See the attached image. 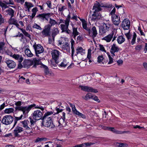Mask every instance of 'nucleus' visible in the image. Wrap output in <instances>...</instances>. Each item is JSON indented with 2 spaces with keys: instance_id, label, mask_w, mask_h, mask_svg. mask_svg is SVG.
<instances>
[{
  "instance_id": "nucleus-1",
  "label": "nucleus",
  "mask_w": 147,
  "mask_h": 147,
  "mask_svg": "<svg viewBox=\"0 0 147 147\" xmlns=\"http://www.w3.org/2000/svg\"><path fill=\"white\" fill-rule=\"evenodd\" d=\"M33 108L40 109L42 111L44 110V108L42 106L40 105H36L35 104H33L27 106L17 107L16 108V110L21 111L23 112V114H24L28 113Z\"/></svg>"
},
{
  "instance_id": "nucleus-2",
  "label": "nucleus",
  "mask_w": 147,
  "mask_h": 147,
  "mask_svg": "<svg viewBox=\"0 0 147 147\" xmlns=\"http://www.w3.org/2000/svg\"><path fill=\"white\" fill-rule=\"evenodd\" d=\"M53 114L52 111L48 112L45 113L43 117L42 124L43 125L46 127H49L51 126V127H53L54 125L52 124V121L51 118L48 116Z\"/></svg>"
},
{
  "instance_id": "nucleus-3",
  "label": "nucleus",
  "mask_w": 147,
  "mask_h": 147,
  "mask_svg": "<svg viewBox=\"0 0 147 147\" xmlns=\"http://www.w3.org/2000/svg\"><path fill=\"white\" fill-rule=\"evenodd\" d=\"M22 123L23 127L24 128V134L25 136H27L30 135L31 133H32V128L29 127L28 124L29 122L28 120H24L21 122Z\"/></svg>"
},
{
  "instance_id": "nucleus-4",
  "label": "nucleus",
  "mask_w": 147,
  "mask_h": 147,
  "mask_svg": "<svg viewBox=\"0 0 147 147\" xmlns=\"http://www.w3.org/2000/svg\"><path fill=\"white\" fill-rule=\"evenodd\" d=\"M107 22L106 23H103L102 25L99 27V34L100 35L105 34L109 30L111 24L108 22L107 21Z\"/></svg>"
},
{
  "instance_id": "nucleus-5",
  "label": "nucleus",
  "mask_w": 147,
  "mask_h": 147,
  "mask_svg": "<svg viewBox=\"0 0 147 147\" xmlns=\"http://www.w3.org/2000/svg\"><path fill=\"white\" fill-rule=\"evenodd\" d=\"M24 131V129L18 125L14 128L13 131V134L14 136L16 137H20L19 133Z\"/></svg>"
},
{
  "instance_id": "nucleus-6",
  "label": "nucleus",
  "mask_w": 147,
  "mask_h": 147,
  "mask_svg": "<svg viewBox=\"0 0 147 147\" xmlns=\"http://www.w3.org/2000/svg\"><path fill=\"white\" fill-rule=\"evenodd\" d=\"M32 115L33 119L35 120L40 119L43 116L42 113L39 110H36L34 111Z\"/></svg>"
},
{
  "instance_id": "nucleus-7",
  "label": "nucleus",
  "mask_w": 147,
  "mask_h": 147,
  "mask_svg": "<svg viewBox=\"0 0 147 147\" xmlns=\"http://www.w3.org/2000/svg\"><path fill=\"white\" fill-rule=\"evenodd\" d=\"M79 88L81 89V90L87 92L96 93L97 90L93 88L87 86L80 85L79 87Z\"/></svg>"
},
{
  "instance_id": "nucleus-8",
  "label": "nucleus",
  "mask_w": 147,
  "mask_h": 147,
  "mask_svg": "<svg viewBox=\"0 0 147 147\" xmlns=\"http://www.w3.org/2000/svg\"><path fill=\"white\" fill-rule=\"evenodd\" d=\"M69 105L72 108V111L73 113L79 117H81L83 118H85V115L78 111L76 109L74 105L72 103H69Z\"/></svg>"
},
{
  "instance_id": "nucleus-9",
  "label": "nucleus",
  "mask_w": 147,
  "mask_h": 147,
  "mask_svg": "<svg viewBox=\"0 0 147 147\" xmlns=\"http://www.w3.org/2000/svg\"><path fill=\"white\" fill-rule=\"evenodd\" d=\"M88 35L93 38H95L98 34L96 27L95 26H93L91 29H89L88 31Z\"/></svg>"
},
{
  "instance_id": "nucleus-10",
  "label": "nucleus",
  "mask_w": 147,
  "mask_h": 147,
  "mask_svg": "<svg viewBox=\"0 0 147 147\" xmlns=\"http://www.w3.org/2000/svg\"><path fill=\"white\" fill-rule=\"evenodd\" d=\"M121 26L124 30H128L130 26V22L127 19H124L122 22Z\"/></svg>"
},
{
  "instance_id": "nucleus-11",
  "label": "nucleus",
  "mask_w": 147,
  "mask_h": 147,
  "mask_svg": "<svg viewBox=\"0 0 147 147\" xmlns=\"http://www.w3.org/2000/svg\"><path fill=\"white\" fill-rule=\"evenodd\" d=\"M45 28L42 31V34L45 36H49L50 35V30L51 28V26L49 24H48L46 26Z\"/></svg>"
},
{
  "instance_id": "nucleus-12",
  "label": "nucleus",
  "mask_w": 147,
  "mask_h": 147,
  "mask_svg": "<svg viewBox=\"0 0 147 147\" xmlns=\"http://www.w3.org/2000/svg\"><path fill=\"white\" fill-rule=\"evenodd\" d=\"M98 12L94 11V13L92 15L91 20L92 21L97 22L101 18V15Z\"/></svg>"
},
{
  "instance_id": "nucleus-13",
  "label": "nucleus",
  "mask_w": 147,
  "mask_h": 147,
  "mask_svg": "<svg viewBox=\"0 0 147 147\" xmlns=\"http://www.w3.org/2000/svg\"><path fill=\"white\" fill-rule=\"evenodd\" d=\"M112 21L115 25L118 26L120 22V18L117 15L111 16Z\"/></svg>"
},
{
  "instance_id": "nucleus-14",
  "label": "nucleus",
  "mask_w": 147,
  "mask_h": 147,
  "mask_svg": "<svg viewBox=\"0 0 147 147\" xmlns=\"http://www.w3.org/2000/svg\"><path fill=\"white\" fill-rule=\"evenodd\" d=\"M84 98L86 100H88L89 99L91 98L97 102H99V100L98 99V98L97 96L89 93L87 94Z\"/></svg>"
},
{
  "instance_id": "nucleus-15",
  "label": "nucleus",
  "mask_w": 147,
  "mask_h": 147,
  "mask_svg": "<svg viewBox=\"0 0 147 147\" xmlns=\"http://www.w3.org/2000/svg\"><path fill=\"white\" fill-rule=\"evenodd\" d=\"M115 33V31H112L109 34L103 38L102 39L105 40L107 42H110L113 38Z\"/></svg>"
},
{
  "instance_id": "nucleus-16",
  "label": "nucleus",
  "mask_w": 147,
  "mask_h": 147,
  "mask_svg": "<svg viewBox=\"0 0 147 147\" xmlns=\"http://www.w3.org/2000/svg\"><path fill=\"white\" fill-rule=\"evenodd\" d=\"M7 65V66L10 68H13L16 66V63L13 60H7L5 61Z\"/></svg>"
},
{
  "instance_id": "nucleus-17",
  "label": "nucleus",
  "mask_w": 147,
  "mask_h": 147,
  "mask_svg": "<svg viewBox=\"0 0 147 147\" xmlns=\"http://www.w3.org/2000/svg\"><path fill=\"white\" fill-rule=\"evenodd\" d=\"M37 56L38 54L42 53L44 51L43 47H33Z\"/></svg>"
},
{
  "instance_id": "nucleus-18",
  "label": "nucleus",
  "mask_w": 147,
  "mask_h": 147,
  "mask_svg": "<svg viewBox=\"0 0 147 147\" xmlns=\"http://www.w3.org/2000/svg\"><path fill=\"white\" fill-rule=\"evenodd\" d=\"M49 15L50 14L49 13H43L42 14H39L36 16V17L43 20L45 18L46 20H48V18L49 17Z\"/></svg>"
},
{
  "instance_id": "nucleus-19",
  "label": "nucleus",
  "mask_w": 147,
  "mask_h": 147,
  "mask_svg": "<svg viewBox=\"0 0 147 147\" xmlns=\"http://www.w3.org/2000/svg\"><path fill=\"white\" fill-rule=\"evenodd\" d=\"M11 56L16 59L18 60L19 63H21L23 59L22 56L18 54L11 55Z\"/></svg>"
},
{
  "instance_id": "nucleus-20",
  "label": "nucleus",
  "mask_w": 147,
  "mask_h": 147,
  "mask_svg": "<svg viewBox=\"0 0 147 147\" xmlns=\"http://www.w3.org/2000/svg\"><path fill=\"white\" fill-rule=\"evenodd\" d=\"M93 9L94 10V11L97 12L101 11V8L100 6V3L97 1H96L93 7Z\"/></svg>"
},
{
  "instance_id": "nucleus-21",
  "label": "nucleus",
  "mask_w": 147,
  "mask_h": 147,
  "mask_svg": "<svg viewBox=\"0 0 147 147\" xmlns=\"http://www.w3.org/2000/svg\"><path fill=\"white\" fill-rule=\"evenodd\" d=\"M23 66L25 68H28L32 65V62L30 60H25L22 63Z\"/></svg>"
},
{
  "instance_id": "nucleus-22",
  "label": "nucleus",
  "mask_w": 147,
  "mask_h": 147,
  "mask_svg": "<svg viewBox=\"0 0 147 147\" xmlns=\"http://www.w3.org/2000/svg\"><path fill=\"white\" fill-rule=\"evenodd\" d=\"M55 29L54 28L53 29V32L52 34V39L51 38V36H50V37L49 38V43L51 44L53 42H54V38L55 36Z\"/></svg>"
},
{
  "instance_id": "nucleus-23",
  "label": "nucleus",
  "mask_w": 147,
  "mask_h": 147,
  "mask_svg": "<svg viewBox=\"0 0 147 147\" xmlns=\"http://www.w3.org/2000/svg\"><path fill=\"white\" fill-rule=\"evenodd\" d=\"M54 52L52 53V59L50 61L51 62V65L52 66H55V53H54V51H55L54 50H53Z\"/></svg>"
},
{
  "instance_id": "nucleus-24",
  "label": "nucleus",
  "mask_w": 147,
  "mask_h": 147,
  "mask_svg": "<svg viewBox=\"0 0 147 147\" xmlns=\"http://www.w3.org/2000/svg\"><path fill=\"white\" fill-rule=\"evenodd\" d=\"M119 50V49L117 47H112L111 50V53L112 54V56L115 55L114 53L118 52Z\"/></svg>"
},
{
  "instance_id": "nucleus-25",
  "label": "nucleus",
  "mask_w": 147,
  "mask_h": 147,
  "mask_svg": "<svg viewBox=\"0 0 147 147\" xmlns=\"http://www.w3.org/2000/svg\"><path fill=\"white\" fill-rule=\"evenodd\" d=\"M109 129V131H111L113 133L117 134H121L126 133V132L125 131H123L117 130L113 127H110Z\"/></svg>"
},
{
  "instance_id": "nucleus-26",
  "label": "nucleus",
  "mask_w": 147,
  "mask_h": 147,
  "mask_svg": "<svg viewBox=\"0 0 147 147\" xmlns=\"http://www.w3.org/2000/svg\"><path fill=\"white\" fill-rule=\"evenodd\" d=\"M76 53L77 54L80 53L83 55L85 53V51L81 47H78L76 49Z\"/></svg>"
},
{
  "instance_id": "nucleus-27",
  "label": "nucleus",
  "mask_w": 147,
  "mask_h": 147,
  "mask_svg": "<svg viewBox=\"0 0 147 147\" xmlns=\"http://www.w3.org/2000/svg\"><path fill=\"white\" fill-rule=\"evenodd\" d=\"M32 11V16H30V19L31 20L34 17L38 10L37 7H35L33 8Z\"/></svg>"
},
{
  "instance_id": "nucleus-28",
  "label": "nucleus",
  "mask_w": 147,
  "mask_h": 147,
  "mask_svg": "<svg viewBox=\"0 0 147 147\" xmlns=\"http://www.w3.org/2000/svg\"><path fill=\"white\" fill-rule=\"evenodd\" d=\"M23 117V115H22L20 117H15L14 120V124L12 129L14 128L16 125L18 121L21 120Z\"/></svg>"
},
{
  "instance_id": "nucleus-29",
  "label": "nucleus",
  "mask_w": 147,
  "mask_h": 147,
  "mask_svg": "<svg viewBox=\"0 0 147 147\" xmlns=\"http://www.w3.org/2000/svg\"><path fill=\"white\" fill-rule=\"evenodd\" d=\"M6 12H7L8 14L11 16V17L12 18L14 16V13L15 11L11 8H9L7 10H6Z\"/></svg>"
},
{
  "instance_id": "nucleus-30",
  "label": "nucleus",
  "mask_w": 147,
  "mask_h": 147,
  "mask_svg": "<svg viewBox=\"0 0 147 147\" xmlns=\"http://www.w3.org/2000/svg\"><path fill=\"white\" fill-rule=\"evenodd\" d=\"M93 49V48L92 47H90L88 50V54L87 58L89 60V62H91V61L90 59L91 58V51H92Z\"/></svg>"
},
{
  "instance_id": "nucleus-31",
  "label": "nucleus",
  "mask_w": 147,
  "mask_h": 147,
  "mask_svg": "<svg viewBox=\"0 0 147 147\" xmlns=\"http://www.w3.org/2000/svg\"><path fill=\"white\" fill-rule=\"evenodd\" d=\"M72 29L74 38L75 39L76 36L79 34V33L78 31L77 28L73 27Z\"/></svg>"
},
{
  "instance_id": "nucleus-32",
  "label": "nucleus",
  "mask_w": 147,
  "mask_h": 147,
  "mask_svg": "<svg viewBox=\"0 0 147 147\" xmlns=\"http://www.w3.org/2000/svg\"><path fill=\"white\" fill-rule=\"evenodd\" d=\"M125 38L122 36H120L118 37L117 39L118 43L121 44L125 41Z\"/></svg>"
},
{
  "instance_id": "nucleus-33",
  "label": "nucleus",
  "mask_w": 147,
  "mask_h": 147,
  "mask_svg": "<svg viewBox=\"0 0 147 147\" xmlns=\"http://www.w3.org/2000/svg\"><path fill=\"white\" fill-rule=\"evenodd\" d=\"M32 62V64L34 63V67H36V65H38L41 64V63L40 60L39 59H37L36 58H34Z\"/></svg>"
},
{
  "instance_id": "nucleus-34",
  "label": "nucleus",
  "mask_w": 147,
  "mask_h": 147,
  "mask_svg": "<svg viewBox=\"0 0 147 147\" xmlns=\"http://www.w3.org/2000/svg\"><path fill=\"white\" fill-rule=\"evenodd\" d=\"M25 5L26 6V8H27L28 12L30 11V9L31 7L34 6V5H33L32 3L27 2H25Z\"/></svg>"
},
{
  "instance_id": "nucleus-35",
  "label": "nucleus",
  "mask_w": 147,
  "mask_h": 147,
  "mask_svg": "<svg viewBox=\"0 0 147 147\" xmlns=\"http://www.w3.org/2000/svg\"><path fill=\"white\" fill-rule=\"evenodd\" d=\"M25 54L28 57H31L33 55L30 50L28 49H26L25 50Z\"/></svg>"
},
{
  "instance_id": "nucleus-36",
  "label": "nucleus",
  "mask_w": 147,
  "mask_h": 147,
  "mask_svg": "<svg viewBox=\"0 0 147 147\" xmlns=\"http://www.w3.org/2000/svg\"><path fill=\"white\" fill-rule=\"evenodd\" d=\"M14 111V109L12 108H9L6 109L4 111L5 113L9 114L11 113H13Z\"/></svg>"
},
{
  "instance_id": "nucleus-37",
  "label": "nucleus",
  "mask_w": 147,
  "mask_h": 147,
  "mask_svg": "<svg viewBox=\"0 0 147 147\" xmlns=\"http://www.w3.org/2000/svg\"><path fill=\"white\" fill-rule=\"evenodd\" d=\"M58 104L59 107V108H57V107H56V111H57V112L56 113V114H57L59 112H62L63 111V109H60V106H61V102H58Z\"/></svg>"
},
{
  "instance_id": "nucleus-38",
  "label": "nucleus",
  "mask_w": 147,
  "mask_h": 147,
  "mask_svg": "<svg viewBox=\"0 0 147 147\" xmlns=\"http://www.w3.org/2000/svg\"><path fill=\"white\" fill-rule=\"evenodd\" d=\"M61 28V30H62V32H65L66 30L68 29V25L66 24H61L60 25Z\"/></svg>"
},
{
  "instance_id": "nucleus-39",
  "label": "nucleus",
  "mask_w": 147,
  "mask_h": 147,
  "mask_svg": "<svg viewBox=\"0 0 147 147\" xmlns=\"http://www.w3.org/2000/svg\"><path fill=\"white\" fill-rule=\"evenodd\" d=\"M42 67L44 69L45 73L46 74H49V72L48 67L47 66L42 64Z\"/></svg>"
},
{
  "instance_id": "nucleus-40",
  "label": "nucleus",
  "mask_w": 147,
  "mask_h": 147,
  "mask_svg": "<svg viewBox=\"0 0 147 147\" xmlns=\"http://www.w3.org/2000/svg\"><path fill=\"white\" fill-rule=\"evenodd\" d=\"M67 65V63L66 60L65 59L63 60V61L61 63L58 65L59 67H65Z\"/></svg>"
},
{
  "instance_id": "nucleus-41",
  "label": "nucleus",
  "mask_w": 147,
  "mask_h": 147,
  "mask_svg": "<svg viewBox=\"0 0 147 147\" xmlns=\"http://www.w3.org/2000/svg\"><path fill=\"white\" fill-rule=\"evenodd\" d=\"M8 22L9 24L15 25L17 22V21L16 20L11 17L10 18Z\"/></svg>"
},
{
  "instance_id": "nucleus-42",
  "label": "nucleus",
  "mask_w": 147,
  "mask_h": 147,
  "mask_svg": "<svg viewBox=\"0 0 147 147\" xmlns=\"http://www.w3.org/2000/svg\"><path fill=\"white\" fill-rule=\"evenodd\" d=\"M47 138H38L36 140L35 142H38L42 141H46Z\"/></svg>"
},
{
  "instance_id": "nucleus-43",
  "label": "nucleus",
  "mask_w": 147,
  "mask_h": 147,
  "mask_svg": "<svg viewBox=\"0 0 147 147\" xmlns=\"http://www.w3.org/2000/svg\"><path fill=\"white\" fill-rule=\"evenodd\" d=\"M59 45H61V44H62L63 45V46H68L69 45L68 43L64 39H63L62 41H59Z\"/></svg>"
},
{
  "instance_id": "nucleus-44",
  "label": "nucleus",
  "mask_w": 147,
  "mask_h": 147,
  "mask_svg": "<svg viewBox=\"0 0 147 147\" xmlns=\"http://www.w3.org/2000/svg\"><path fill=\"white\" fill-rule=\"evenodd\" d=\"M103 59L104 58L102 55H100L98 57V62L101 64H103Z\"/></svg>"
},
{
  "instance_id": "nucleus-45",
  "label": "nucleus",
  "mask_w": 147,
  "mask_h": 147,
  "mask_svg": "<svg viewBox=\"0 0 147 147\" xmlns=\"http://www.w3.org/2000/svg\"><path fill=\"white\" fill-rule=\"evenodd\" d=\"M136 36V34L135 32H134L133 37L131 42L132 45H133L135 43Z\"/></svg>"
},
{
  "instance_id": "nucleus-46",
  "label": "nucleus",
  "mask_w": 147,
  "mask_h": 147,
  "mask_svg": "<svg viewBox=\"0 0 147 147\" xmlns=\"http://www.w3.org/2000/svg\"><path fill=\"white\" fill-rule=\"evenodd\" d=\"M15 102L14 104L16 106L15 107V109L16 110V108L17 107H22V106H21L22 105V103H23L22 102L20 101H18L17 102Z\"/></svg>"
},
{
  "instance_id": "nucleus-47",
  "label": "nucleus",
  "mask_w": 147,
  "mask_h": 147,
  "mask_svg": "<svg viewBox=\"0 0 147 147\" xmlns=\"http://www.w3.org/2000/svg\"><path fill=\"white\" fill-rule=\"evenodd\" d=\"M116 145L117 146L121 147H126L127 146V145L126 144L123 143H117Z\"/></svg>"
},
{
  "instance_id": "nucleus-48",
  "label": "nucleus",
  "mask_w": 147,
  "mask_h": 147,
  "mask_svg": "<svg viewBox=\"0 0 147 147\" xmlns=\"http://www.w3.org/2000/svg\"><path fill=\"white\" fill-rule=\"evenodd\" d=\"M84 147L90 146L92 145H93L95 144L94 143L92 142H87L84 143Z\"/></svg>"
},
{
  "instance_id": "nucleus-49",
  "label": "nucleus",
  "mask_w": 147,
  "mask_h": 147,
  "mask_svg": "<svg viewBox=\"0 0 147 147\" xmlns=\"http://www.w3.org/2000/svg\"><path fill=\"white\" fill-rule=\"evenodd\" d=\"M112 5H105L104 4H103L102 3H100V6L102 7H105L107 8H110L112 6Z\"/></svg>"
},
{
  "instance_id": "nucleus-50",
  "label": "nucleus",
  "mask_w": 147,
  "mask_h": 147,
  "mask_svg": "<svg viewBox=\"0 0 147 147\" xmlns=\"http://www.w3.org/2000/svg\"><path fill=\"white\" fill-rule=\"evenodd\" d=\"M56 63H57V59L58 57H59V56L60 55V52L57 50H56Z\"/></svg>"
},
{
  "instance_id": "nucleus-51",
  "label": "nucleus",
  "mask_w": 147,
  "mask_h": 147,
  "mask_svg": "<svg viewBox=\"0 0 147 147\" xmlns=\"http://www.w3.org/2000/svg\"><path fill=\"white\" fill-rule=\"evenodd\" d=\"M33 27L40 30H41L42 29V28L39 25L35 23L33 26Z\"/></svg>"
},
{
  "instance_id": "nucleus-52",
  "label": "nucleus",
  "mask_w": 147,
  "mask_h": 147,
  "mask_svg": "<svg viewBox=\"0 0 147 147\" xmlns=\"http://www.w3.org/2000/svg\"><path fill=\"white\" fill-rule=\"evenodd\" d=\"M50 20L49 21V23L50 24L51 27L53 25H54L55 24V20H52L51 18H50Z\"/></svg>"
},
{
  "instance_id": "nucleus-53",
  "label": "nucleus",
  "mask_w": 147,
  "mask_h": 147,
  "mask_svg": "<svg viewBox=\"0 0 147 147\" xmlns=\"http://www.w3.org/2000/svg\"><path fill=\"white\" fill-rule=\"evenodd\" d=\"M107 55H108V57L109 58V62L108 63V64H110L113 63V59L112 58L111 56V55H109V54H107Z\"/></svg>"
},
{
  "instance_id": "nucleus-54",
  "label": "nucleus",
  "mask_w": 147,
  "mask_h": 147,
  "mask_svg": "<svg viewBox=\"0 0 147 147\" xmlns=\"http://www.w3.org/2000/svg\"><path fill=\"white\" fill-rule=\"evenodd\" d=\"M83 39L82 36L79 35L77 36V41L78 42L82 41Z\"/></svg>"
},
{
  "instance_id": "nucleus-55",
  "label": "nucleus",
  "mask_w": 147,
  "mask_h": 147,
  "mask_svg": "<svg viewBox=\"0 0 147 147\" xmlns=\"http://www.w3.org/2000/svg\"><path fill=\"white\" fill-rule=\"evenodd\" d=\"M82 26L83 28L86 30L88 32V30H89V28L87 27V24L86 23H82Z\"/></svg>"
},
{
  "instance_id": "nucleus-56",
  "label": "nucleus",
  "mask_w": 147,
  "mask_h": 147,
  "mask_svg": "<svg viewBox=\"0 0 147 147\" xmlns=\"http://www.w3.org/2000/svg\"><path fill=\"white\" fill-rule=\"evenodd\" d=\"M29 119L31 124V125L32 126V125H33L34 123L35 122H36V120H35V121H34L33 119H32V117H29Z\"/></svg>"
},
{
  "instance_id": "nucleus-57",
  "label": "nucleus",
  "mask_w": 147,
  "mask_h": 147,
  "mask_svg": "<svg viewBox=\"0 0 147 147\" xmlns=\"http://www.w3.org/2000/svg\"><path fill=\"white\" fill-rule=\"evenodd\" d=\"M130 31L129 32L125 33V35L126 36L128 40H129L130 39L131 36L130 34Z\"/></svg>"
},
{
  "instance_id": "nucleus-58",
  "label": "nucleus",
  "mask_w": 147,
  "mask_h": 147,
  "mask_svg": "<svg viewBox=\"0 0 147 147\" xmlns=\"http://www.w3.org/2000/svg\"><path fill=\"white\" fill-rule=\"evenodd\" d=\"M115 8H114L111 11V12L110 13V15H111V16H114L115 15H116L115 14Z\"/></svg>"
},
{
  "instance_id": "nucleus-59",
  "label": "nucleus",
  "mask_w": 147,
  "mask_h": 147,
  "mask_svg": "<svg viewBox=\"0 0 147 147\" xmlns=\"http://www.w3.org/2000/svg\"><path fill=\"white\" fill-rule=\"evenodd\" d=\"M5 3L7 4H11V5H13L14 4V2L12 0H9V2H6V1H4Z\"/></svg>"
},
{
  "instance_id": "nucleus-60",
  "label": "nucleus",
  "mask_w": 147,
  "mask_h": 147,
  "mask_svg": "<svg viewBox=\"0 0 147 147\" xmlns=\"http://www.w3.org/2000/svg\"><path fill=\"white\" fill-rule=\"evenodd\" d=\"M0 22L1 23H3L4 22V18H3L1 14H0Z\"/></svg>"
},
{
  "instance_id": "nucleus-61",
  "label": "nucleus",
  "mask_w": 147,
  "mask_h": 147,
  "mask_svg": "<svg viewBox=\"0 0 147 147\" xmlns=\"http://www.w3.org/2000/svg\"><path fill=\"white\" fill-rule=\"evenodd\" d=\"M6 106L5 103L4 102L1 105L0 107V110L1 111Z\"/></svg>"
},
{
  "instance_id": "nucleus-62",
  "label": "nucleus",
  "mask_w": 147,
  "mask_h": 147,
  "mask_svg": "<svg viewBox=\"0 0 147 147\" xmlns=\"http://www.w3.org/2000/svg\"><path fill=\"white\" fill-rule=\"evenodd\" d=\"M70 20L68 19V18H66V20H65V24L67 25H68L69 26V23L70 21Z\"/></svg>"
},
{
  "instance_id": "nucleus-63",
  "label": "nucleus",
  "mask_w": 147,
  "mask_h": 147,
  "mask_svg": "<svg viewBox=\"0 0 147 147\" xmlns=\"http://www.w3.org/2000/svg\"><path fill=\"white\" fill-rule=\"evenodd\" d=\"M73 147H84V143L80 144H78L74 146Z\"/></svg>"
},
{
  "instance_id": "nucleus-64",
  "label": "nucleus",
  "mask_w": 147,
  "mask_h": 147,
  "mask_svg": "<svg viewBox=\"0 0 147 147\" xmlns=\"http://www.w3.org/2000/svg\"><path fill=\"white\" fill-rule=\"evenodd\" d=\"M14 37H18V36H19V37H21V39H23L24 38V35L22 34V33H20L19 35H17L16 36H14Z\"/></svg>"
}]
</instances>
